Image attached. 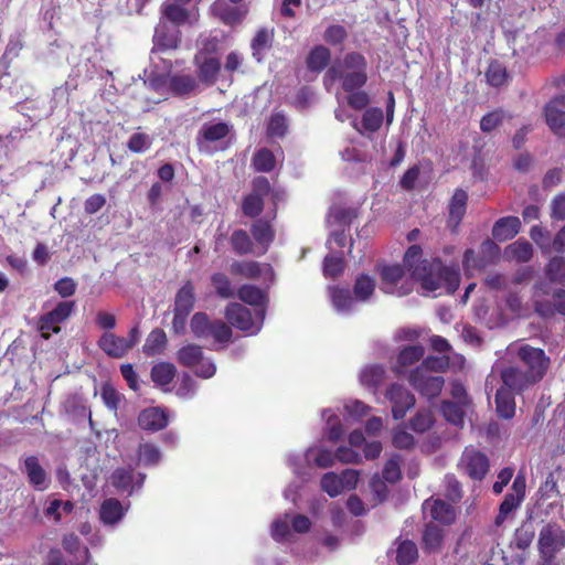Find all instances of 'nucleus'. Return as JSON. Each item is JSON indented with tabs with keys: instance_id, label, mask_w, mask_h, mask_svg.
Wrapping results in <instances>:
<instances>
[{
	"instance_id": "obj_37",
	"label": "nucleus",
	"mask_w": 565,
	"mask_h": 565,
	"mask_svg": "<svg viewBox=\"0 0 565 565\" xmlns=\"http://www.w3.org/2000/svg\"><path fill=\"white\" fill-rule=\"evenodd\" d=\"M333 307L338 312H348L353 306V295L349 287L331 286L328 288Z\"/></svg>"
},
{
	"instance_id": "obj_49",
	"label": "nucleus",
	"mask_w": 565,
	"mask_h": 565,
	"mask_svg": "<svg viewBox=\"0 0 565 565\" xmlns=\"http://www.w3.org/2000/svg\"><path fill=\"white\" fill-rule=\"evenodd\" d=\"M505 255L519 263L529 262L533 256V248L525 241H516L505 248Z\"/></svg>"
},
{
	"instance_id": "obj_55",
	"label": "nucleus",
	"mask_w": 565,
	"mask_h": 565,
	"mask_svg": "<svg viewBox=\"0 0 565 565\" xmlns=\"http://www.w3.org/2000/svg\"><path fill=\"white\" fill-rule=\"evenodd\" d=\"M138 455L140 461L145 466H156L161 460V452L159 448L150 443L140 444Z\"/></svg>"
},
{
	"instance_id": "obj_38",
	"label": "nucleus",
	"mask_w": 565,
	"mask_h": 565,
	"mask_svg": "<svg viewBox=\"0 0 565 565\" xmlns=\"http://www.w3.org/2000/svg\"><path fill=\"white\" fill-rule=\"evenodd\" d=\"M386 370L384 366L375 364L363 369L360 373V383L371 390L375 391L385 380Z\"/></svg>"
},
{
	"instance_id": "obj_19",
	"label": "nucleus",
	"mask_w": 565,
	"mask_h": 565,
	"mask_svg": "<svg viewBox=\"0 0 565 565\" xmlns=\"http://www.w3.org/2000/svg\"><path fill=\"white\" fill-rule=\"evenodd\" d=\"M321 488L331 498L339 495L343 490L353 488V469L347 468L341 475L327 472L321 479Z\"/></svg>"
},
{
	"instance_id": "obj_18",
	"label": "nucleus",
	"mask_w": 565,
	"mask_h": 565,
	"mask_svg": "<svg viewBox=\"0 0 565 565\" xmlns=\"http://www.w3.org/2000/svg\"><path fill=\"white\" fill-rule=\"evenodd\" d=\"M180 42V30L167 21H160L153 34V43L157 50L161 52L174 50L179 46Z\"/></svg>"
},
{
	"instance_id": "obj_3",
	"label": "nucleus",
	"mask_w": 565,
	"mask_h": 565,
	"mask_svg": "<svg viewBox=\"0 0 565 565\" xmlns=\"http://www.w3.org/2000/svg\"><path fill=\"white\" fill-rule=\"evenodd\" d=\"M193 335L200 340H213L217 344H227L232 341L231 327L221 319H211L206 312H195L190 320Z\"/></svg>"
},
{
	"instance_id": "obj_17",
	"label": "nucleus",
	"mask_w": 565,
	"mask_h": 565,
	"mask_svg": "<svg viewBox=\"0 0 565 565\" xmlns=\"http://www.w3.org/2000/svg\"><path fill=\"white\" fill-rule=\"evenodd\" d=\"M23 466V472L26 475L29 483L35 490L44 491L50 487V476L42 467L38 456L31 455L25 457Z\"/></svg>"
},
{
	"instance_id": "obj_34",
	"label": "nucleus",
	"mask_w": 565,
	"mask_h": 565,
	"mask_svg": "<svg viewBox=\"0 0 565 565\" xmlns=\"http://www.w3.org/2000/svg\"><path fill=\"white\" fill-rule=\"evenodd\" d=\"M168 338L163 329L156 328L147 337L142 345V352L146 356H156L166 350Z\"/></svg>"
},
{
	"instance_id": "obj_24",
	"label": "nucleus",
	"mask_w": 565,
	"mask_h": 565,
	"mask_svg": "<svg viewBox=\"0 0 565 565\" xmlns=\"http://www.w3.org/2000/svg\"><path fill=\"white\" fill-rule=\"evenodd\" d=\"M424 514L444 524H450L456 519V511L452 505L440 499H428L423 503Z\"/></svg>"
},
{
	"instance_id": "obj_62",
	"label": "nucleus",
	"mask_w": 565,
	"mask_h": 565,
	"mask_svg": "<svg viewBox=\"0 0 565 565\" xmlns=\"http://www.w3.org/2000/svg\"><path fill=\"white\" fill-rule=\"evenodd\" d=\"M434 423L433 414L429 411H420L411 422V426L415 431L423 433L431 427Z\"/></svg>"
},
{
	"instance_id": "obj_27",
	"label": "nucleus",
	"mask_w": 565,
	"mask_h": 565,
	"mask_svg": "<svg viewBox=\"0 0 565 565\" xmlns=\"http://www.w3.org/2000/svg\"><path fill=\"white\" fill-rule=\"evenodd\" d=\"M250 234L256 244L260 246V254L267 253L275 239V230L270 222L267 220L258 218L252 224Z\"/></svg>"
},
{
	"instance_id": "obj_54",
	"label": "nucleus",
	"mask_w": 565,
	"mask_h": 565,
	"mask_svg": "<svg viewBox=\"0 0 565 565\" xmlns=\"http://www.w3.org/2000/svg\"><path fill=\"white\" fill-rule=\"evenodd\" d=\"M486 78L489 85L499 87L507 82V70L501 63L494 61L486 71Z\"/></svg>"
},
{
	"instance_id": "obj_12",
	"label": "nucleus",
	"mask_w": 565,
	"mask_h": 565,
	"mask_svg": "<svg viewBox=\"0 0 565 565\" xmlns=\"http://www.w3.org/2000/svg\"><path fill=\"white\" fill-rule=\"evenodd\" d=\"M408 382L414 390L427 398L437 397L445 384V380L440 375L417 371L411 372Z\"/></svg>"
},
{
	"instance_id": "obj_21",
	"label": "nucleus",
	"mask_w": 565,
	"mask_h": 565,
	"mask_svg": "<svg viewBox=\"0 0 565 565\" xmlns=\"http://www.w3.org/2000/svg\"><path fill=\"white\" fill-rule=\"evenodd\" d=\"M500 375L504 387L518 393H521L522 391L537 383L532 379L530 373L524 372L515 366L505 367L501 371Z\"/></svg>"
},
{
	"instance_id": "obj_29",
	"label": "nucleus",
	"mask_w": 565,
	"mask_h": 565,
	"mask_svg": "<svg viewBox=\"0 0 565 565\" xmlns=\"http://www.w3.org/2000/svg\"><path fill=\"white\" fill-rule=\"evenodd\" d=\"M168 87L173 96L188 97L196 90L199 84L193 75L175 74L170 77Z\"/></svg>"
},
{
	"instance_id": "obj_11",
	"label": "nucleus",
	"mask_w": 565,
	"mask_h": 565,
	"mask_svg": "<svg viewBox=\"0 0 565 565\" xmlns=\"http://www.w3.org/2000/svg\"><path fill=\"white\" fill-rule=\"evenodd\" d=\"M518 355L527 367L526 372L531 374L533 380L540 382L550 365V359L545 355L544 351L530 345H522L518 351Z\"/></svg>"
},
{
	"instance_id": "obj_33",
	"label": "nucleus",
	"mask_w": 565,
	"mask_h": 565,
	"mask_svg": "<svg viewBox=\"0 0 565 565\" xmlns=\"http://www.w3.org/2000/svg\"><path fill=\"white\" fill-rule=\"evenodd\" d=\"M195 305V288L191 280L185 281L177 291L173 310L191 313Z\"/></svg>"
},
{
	"instance_id": "obj_13",
	"label": "nucleus",
	"mask_w": 565,
	"mask_h": 565,
	"mask_svg": "<svg viewBox=\"0 0 565 565\" xmlns=\"http://www.w3.org/2000/svg\"><path fill=\"white\" fill-rule=\"evenodd\" d=\"M459 468L470 478L481 480L489 470V460L484 454L467 448L460 458Z\"/></svg>"
},
{
	"instance_id": "obj_57",
	"label": "nucleus",
	"mask_w": 565,
	"mask_h": 565,
	"mask_svg": "<svg viewBox=\"0 0 565 565\" xmlns=\"http://www.w3.org/2000/svg\"><path fill=\"white\" fill-rule=\"evenodd\" d=\"M151 146V138L145 132H135L130 136L127 142V148L135 153H141L148 150Z\"/></svg>"
},
{
	"instance_id": "obj_7",
	"label": "nucleus",
	"mask_w": 565,
	"mask_h": 565,
	"mask_svg": "<svg viewBox=\"0 0 565 565\" xmlns=\"http://www.w3.org/2000/svg\"><path fill=\"white\" fill-rule=\"evenodd\" d=\"M414 280L409 273L403 269L401 265H390L382 269V289L386 294L405 296L411 292Z\"/></svg>"
},
{
	"instance_id": "obj_4",
	"label": "nucleus",
	"mask_w": 565,
	"mask_h": 565,
	"mask_svg": "<svg viewBox=\"0 0 565 565\" xmlns=\"http://www.w3.org/2000/svg\"><path fill=\"white\" fill-rule=\"evenodd\" d=\"M224 317L231 328L233 327L243 332L254 334L262 328L265 319V309L256 310L257 321H255L248 308L238 302H230L224 309Z\"/></svg>"
},
{
	"instance_id": "obj_39",
	"label": "nucleus",
	"mask_w": 565,
	"mask_h": 565,
	"mask_svg": "<svg viewBox=\"0 0 565 565\" xmlns=\"http://www.w3.org/2000/svg\"><path fill=\"white\" fill-rule=\"evenodd\" d=\"M99 516L105 524H116L124 516V508L118 499H106L99 510Z\"/></svg>"
},
{
	"instance_id": "obj_31",
	"label": "nucleus",
	"mask_w": 565,
	"mask_h": 565,
	"mask_svg": "<svg viewBox=\"0 0 565 565\" xmlns=\"http://www.w3.org/2000/svg\"><path fill=\"white\" fill-rule=\"evenodd\" d=\"M521 222L516 216L498 220L492 227V235L500 242L512 239L520 231Z\"/></svg>"
},
{
	"instance_id": "obj_43",
	"label": "nucleus",
	"mask_w": 565,
	"mask_h": 565,
	"mask_svg": "<svg viewBox=\"0 0 565 565\" xmlns=\"http://www.w3.org/2000/svg\"><path fill=\"white\" fill-rule=\"evenodd\" d=\"M235 295L243 302L255 307H263L267 301L266 294L254 285L241 286Z\"/></svg>"
},
{
	"instance_id": "obj_42",
	"label": "nucleus",
	"mask_w": 565,
	"mask_h": 565,
	"mask_svg": "<svg viewBox=\"0 0 565 565\" xmlns=\"http://www.w3.org/2000/svg\"><path fill=\"white\" fill-rule=\"evenodd\" d=\"M495 404L498 414L505 419H510L515 413V402L510 390L501 387L495 394Z\"/></svg>"
},
{
	"instance_id": "obj_1",
	"label": "nucleus",
	"mask_w": 565,
	"mask_h": 565,
	"mask_svg": "<svg viewBox=\"0 0 565 565\" xmlns=\"http://www.w3.org/2000/svg\"><path fill=\"white\" fill-rule=\"evenodd\" d=\"M423 250L412 245L405 253L404 266L411 277L417 280L426 295L452 294L460 282L458 268L445 266L439 259L430 262L422 259Z\"/></svg>"
},
{
	"instance_id": "obj_30",
	"label": "nucleus",
	"mask_w": 565,
	"mask_h": 565,
	"mask_svg": "<svg viewBox=\"0 0 565 565\" xmlns=\"http://www.w3.org/2000/svg\"><path fill=\"white\" fill-rule=\"evenodd\" d=\"M275 31L274 29L259 28L250 42V49L253 57L257 62H262L264 53L271 49L274 41Z\"/></svg>"
},
{
	"instance_id": "obj_59",
	"label": "nucleus",
	"mask_w": 565,
	"mask_h": 565,
	"mask_svg": "<svg viewBox=\"0 0 565 565\" xmlns=\"http://www.w3.org/2000/svg\"><path fill=\"white\" fill-rule=\"evenodd\" d=\"M287 128L288 126L285 115L279 113L271 115L267 128L270 137H284L287 132Z\"/></svg>"
},
{
	"instance_id": "obj_16",
	"label": "nucleus",
	"mask_w": 565,
	"mask_h": 565,
	"mask_svg": "<svg viewBox=\"0 0 565 565\" xmlns=\"http://www.w3.org/2000/svg\"><path fill=\"white\" fill-rule=\"evenodd\" d=\"M565 95L555 96L545 106V118L548 127L559 137H565Z\"/></svg>"
},
{
	"instance_id": "obj_47",
	"label": "nucleus",
	"mask_w": 565,
	"mask_h": 565,
	"mask_svg": "<svg viewBox=\"0 0 565 565\" xmlns=\"http://www.w3.org/2000/svg\"><path fill=\"white\" fill-rule=\"evenodd\" d=\"M162 15L168 23L178 28L186 22L189 11L177 3H163Z\"/></svg>"
},
{
	"instance_id": "obj_20",
	"label": "nucleus",
	"mask_w": 565,
	"mask_h": 565,
	"mask_svg": "<svg viewBox=\"0 0 565 565\" xmlns=\"http://www.w3.org/2000/svg\"><path fill=\"white\" fill-rule=\"evenodd\" d=\"M97 347L111 359H122L130 352L125 337L114 332L102 333L97 340Z\"/></svg>"
},
{
	"instance_id": "obj_61",
	"label": "nucleus",
	"mask_w": 565,
	"mask_h": 565,
	"mask_svg": "<svg viewBox=\"0 0 565 565\" xmlns=\"http://www.w3.org/2000/svg\"><path fill=\"white\" fill-rule=\"evenodd\" d=\"M343 434V428L340 418L337 415H331L327 419V427L324 437L330 441H338Z\"/></svg>"
},
{
	"instance_id": "obj_35",
	"label": "nucleus",
	"mask_w": 565,
	"mask_h": 565,
	"mask_svg": "<svg viewBox=\"0 0 565 565\" xmlns=\"http://www.w3.org/2000/svg\"><path fill=\"white\" fill-rule=\"evenodd\" d=\"M195 62H198V57H195ZM196 64L199 79L206 85L215 84L221 71L220 60L216 57H205L201 63Z\"/></svg>"
},
{
	"instance_id": "obj_32",
	"label": "nucleus",
	"mask_w": 565,
	"mask_h": 565,
	"mask_svg": "<svg viewBox=\"0 0 565 565\" xmlns=\"http://www.w3.org/2000/svg\"><path fill=\"white\" fill-rule=\"evenodd\" d=\"M231 127L226 122L204 124L198 132L196 142L199 146L204 142H216L230 134Z\"/></svg>"
},
{
	"instance_id": "obj_2",
	"label": "nucleus",
	"mask_w": 565,
	"mask_h": 565,
	"mask_svg": "<svg viewBox=\"0 0 565 565\" xmlns=\"http://www.w3.org/2000/svg\"><path fill=\"white\" fill-rule=\"evenodd\" d=\"M328 76L331 81H340L344 90L342 97L338 94V100L342 104L335 110V117L339 121L343 122L353 117V55L347 54L343 63L333 64L329 71Z\"/></svg>"
},
{
	"instance_id": "obj_23",
	"label": "nucleus",
	"mask_w": 565,
	"mask_h": 565,
	"mask_svg": "<svg viewBox=\"0 0 565 565\" xmlns=\"http://www.w3.org/2000/svg\"><path fill=\"white\" fill-rule=\"evenodd\" d=\"M384 121L383 110L379 107L366 108L360 119L359 126L355 129L364 137L373 140L375 132L382 127Z\"/></svg>"
},
{
	"instance_id": "obj_46",
	"label": "nucleus",
	"mask_w": 565,
	"mask_h": 565,
	"mask_svg": "<svg viewBox=\"0 0 565 565\" xmlns=\"http://www.w3.org/2000/svg\"><path fill=\"white\" fill-rule=\"evenodd\" d=\"M231 246L237 255H248L254 253V242L244 230H235L230 238Z\"/></svg>"
},
{
	"instance_id": "obj_15",
	"label": "nucleus",
	"mask_w": 565,
	"mask_h": 565,
	"mask_svg": "<svg viewBox=\"0 0 565 565\" xmlns=\"http://www.w3.org/2000/svg\"><path fill=\"white\" fill-rule=\"evenodd\" d=\"M386 397L392 404V414L395 419H402L415 404L414 395L401 384H392L386 392Z\"/></svg>"
},
{
	"instance_id": "obj_40",
	"label": "nucleus",
	"mask_w": 565,
	"mask_h": 565,
	"mask_svg": "<svg viewBox=\"0 0 565 565\" xmlns=\"http://www.w3.org/2000/svg\"><path fill=\"white\" fill-rule=\"evenodd\" d=\"M331 58L330 50L323 45H316L308 54L306 64L309 71L322 72Z\"/></svg>"
},
{
	"instance_id": "obj_25",
	"label": "nucleus",
	"mask_w": 565,
	"mask_h": 565,
	"mask_svg": "<svg viewBox=\"0 0 565 565\" xmlns=\"http://www.w3.org/2000/svg\"><path fill=\"white\" fill-rule=\"evenodd\" d=\"M138 425L143 430L159 431L167 427L168 416L159 407H149L140 412Z\"/></svg>"
},
{
	"instance_id": "obj_63",
	"label": "nucleus",
	"mask_w": 565,
	"mask_h": 565,
	"mask_svg": "<svg viewBox=\"0 0 565 565\" xmlns=\"http://www.w3.org/2000/svg\"><path fill=\"white\" fill-rule=\"evenodd\" d=\"M399 456H393L384 466L383 478L388 482H396L401 478Z\"/></svg>"
},
{
	"instance_id": "obj_9",
	"label": "nucleus",
	"mask_w": 565,
	"mask_h": 565,
	"mask_svg": "<svg viewBox=\"0 0 565 565\" xmlns=\"http://www.w3.org/2000/svg\"><path fill=\"white\" fill-rule=\"evenodd\" d=\"M348 443L350 447H339L335 454L321 447L311 448L307 452V458L320 468H329L335 460L345 463L353 462V433L349 434Z\"/></svg>"
},
{
	"instance_id": "obj_41",
	"label": "nucleus",
	"mask_w": 565,
	"mask_h": 565,
	"mask_svg": "<svg viewBox=\"0 0 565 565\" xmlns=\"http://www.w3.org/2000/svg\"><path fill=\"white\" fill-rule=\"evenodd\" d=\"M177 374V367L170 362H159L151 367L150 376L158 386H167L172 383Z\"/></svg>"
},
{
	"instance_id": "obj_36",
	"label": "nucleus",
	"mask_w": 565,
	"mask_h": 565,
	"mask_svg": "<svg viewBox=\"0 0 565 565\" xmlns=\"http://www.w3.org/2000/svg\"><path fill=\"white\" fill-rule=\"evenodd\" d=\"M203 356V348L194 343L183 345L177 351L178 363L192 370L200 363Z\"/></svg>"
},
{
	"instance_id": "obj_60",
	"label": "nucleus",
	"mask_w": 565,
	"mask_h": 565,
	"mask_svg": "<svg viewBox=\"0 0 565 565\" xmlns=\"http://www.w3.org/2000/svg\"><path fill=\"white\" fill-rule=\"evenodd\" d=\"M563 270H565V259L562 257H554L546 265L545 274L550 281L561 282Z\"/></svg>"
},
{
	"instance_id": "obj_26",
	"label": "nucleus",
	"mask_w": 565,
	"mask_h": 565,
	"mask_svg": "<svg viewBox=\"0 0 565 565\" xmlns=\"http://www.w3.org/2000/svg\"><path fill=\"white\" fill-rule=\"evenodd\" d=\"M552 282L553 281L550 280H542L537 281L533 287L532 302L535 311L540 316L546 317L554 315V309L552 307L551 301L544 299L546 296H550L551 294Z\"/></svg>"
},
{
	"instance_id": "obj_50",
	"label": "nucleus",
	"mask_w": 565,
	"mask_h": 565,
	"mask_svg": "<svg viewBox=\"0 0 565 565\" xmlns=\"http://www.w3.org/2000/svg\"><path fill=\"white\" fill-rule=\"evenodd\" d=\"M468 404H461L459 402H444L441 412L449 423L456 426H461L463 424V417L466 414L465 407Z\"/></svg>"
},
{
	"instance_id": "obj_5",
	"label": "nucleus",
	"mask_w": 565,
	"mask_h": 565,
	"mask_svg": "<svg viewBox=\"0 0 565 565\" xmlns=\"http://www.w3.org/2000/svg\"><path fill=\"white\" fill-rule=\"evenodd\" d=\"M271 192V185L266 177H256L252 181V192L243 198L242 213L250 218L259 216L265 206L264 198Z\"/></svg>"
},
{
	"instance_id": "obj_14",
	"label": "nucleus",
	"mask_w": 565,
	"mask_h": 565,
	"mask_svg": "<svg viewBox=\"0 0 565 565\" xmlns=\"http://www.w3.org/2000/svg\"><path fill=\"white\" fill-rule=\"evenodd\" d=\"M233 276H242L247 279H258L262 275L269 282L275 279V271L270 264H260L256 260H235L230 266Z\"/></svg>"
},
{
	"instance_id": "obj_22",
	"label": "nucleus",
	"mask_w": 565,
	"mask_h": 565,
	"mask_svg": "<svg viewBox=\"0 0 565 565\" xmlns=\"http://www.w3.org/2000/svg\"><path fill=\"white\" fill-rule=\"evenodd\" d=\"M425 354V348L420 344L405 345L399 349L395 364L392 371L397 374H404L408 367L419 362Z\"/></svg>"
},
{
	"instance_id": "obj_58",
	"label": "nucleus",
	"mask_w": 565,
	"mask_h": 565,
	"mask_svg": "<svg viewBox=\"0 0 565 565\" xmlns=\"http://www.w3.org/2000/svg\"><path fill=\"white\" fill-rule=\"evenodd\" d=\"M447 364L448 362L444 358L428 356L414 371L435 374L445 370Z\"/></svg>"
},
{
	"instance_id": "obj_28",
	"label": "nucleus",
	"mask_w": 565,
	"mask_h": 565,
	"mask_svg": "<svg viewBox=\"0 0 565 565\" xmlns=\"http://www.w3.org/2000/svg\"><path fill=\"white\" fill-rule=\"evenodd\" d=\"M468 195L466 191L457 189L449 202L448 226L456 231L466 214Z\"/></svg>"
},
{
	"instance_id": "obj_6",
	"label": "nucleus",
	"mask_w": 565,
	"mask_h": 565,
	"mask_svg": "<svg viewBox=\"0 0 565 565\" xmlns=\"http://www.w3.org/2000/svg\"><path fill=\"white\" fill-rule=\"evenodd\" d=\"M537 544L542 557L552 561L565 547V531L557 523H547L540 531Z\"/></svg>"
},
{
	"instance_id": "obj_45",
	"label": "nucleus",
	"mask_w": 565,
	"mask_h": 565,
	"mask_svg": "<svg viewBox=\"0 0 565 565\" xmlns=\"http://www.w3.org/2000/svg\"><path fill=\"white\" fill-rule=\"evenodd\" d=\"M211 284L216 296L221 299H231L235 297V290L231 279L226 274L216 271L211 275Z\"/></svg>"
},
{
	"instance_id": "obj_56",
	"label": "nucleus",
	"mask_w": 565,
	"mask_h": 565,
	"mask_svg": "<svg viewBox=\"0 0 565 565\" xmlns=\"http://www.w3.org/2000/svg\"><path fill=\"white\" fill-rule=\"evenodd\" d=\"M443 530L435 524H427L424 531L423 541L425 547L435 551L437 550L443 541Z\"/></svg>"
},
{
	"instance_id": "obj_51",
	"label": "nucleus",
	"mask_w": 565,
	"mask_h": 565,
	"mask_svg": "<svg viewBox=\"0 0 565 565\" xmlns=\"http://www.w3.org/2000/svg\"><path fill=\"white\" fill-rule=\"evenodd\" d=\"M418 556L417 546L414 542L405 540L398 543L396 550V562L399 565H409Z\"/></svg>"
},
{
	"instance_id": "obj_52",
	"label": "nucleus",
	"mask_w": 565,
	"mask_h": 565,
	"mask_svg": "<svg viewBox=\"0 0 565 565\" xmlns=\"http://www.w3.org/2000/svg\"><path fill=\"white\" fill-rule=\"evenodd\" d=\"M345 262L343 256L327 255L323 260V275L328 278L337 279L344 271Z\"/></svg>"
},
{
	"instance_id": "obj_64",
	"label": "nucleus",
	"mask_w": 565,
	"mask_h": 565,
	"mask_svg": "<svg viewBox=\"0 0 565 565\" xmlns=\"http://www.w3.org/2000/svg\"><path fill=\"white\" fill-rule=\"evenodd\" d=\"M504 114L502 110L491 111L481 118L480 128L484 132H490L502 122Z\"/></svg>"
},
{
	"instance_id": "obj_53",
	"label": "nucleus",
	"mask_w": 565,
	"mask_h": 565,
	"mask_svg": "<svg viewBox=\"0 0 565 565\" xmlns=\"http://www.w3.org/2000/svg\"><path fill=\"white\" fill-rule=\"evenodd\" d=\"M375 290V280L367 275H360L355 279V302L366 301Z\"/></svg>"
},
{
	"instance_id": "obj_44",
	"label": "nucleus",
	"mask_w": 565,
	"mask_h": 565,
	"mask_svg": "<svg viewBox=\"0 0 565 565\" xmlns=\"http://www.w3.org/2000/svg\"><path fill=\"white\" fill-rule=\"evenodd\" d=\"M113 487L119 492L134 491V470L131 468H117L110 477Z\"/></svg>"
},
{
	"instance_id": "obj_10",
	"label": "nucleus",
	"mask_w": 565,
	"mask_h": 565,
	"mask_svg": "<svg viewBox=\"0 0 565 565\" xmlns=\"http://www.w3.org/2000/svg\"><path fill=\"white\" fill-rule=\"evenodd\" d=\"M526 479L523 472H519L513 480L510 492L504 497L500 504L499 514L495 518V524L501 525L507 516L518 509L525 498Z\"/></svg>"
},
{
	"instance_id": "obj_48",
	"label": "nucleus",
	"mask_w": 565,
	"mask_h": 565,
	"mask_svg": "<svg viewBox=\"0 0 565 565\" xmlns=\"http://www.w3.org/2000/svg\"><path fill=\"white\" fill-rule=\"evenodd\" d=\"M252 164L257 172H270L276 167L275 154L268 148H260L254 153Z\"/></svg>"
},
{
	"instance_id": "obj_8",
	"label": "nucleus",
	"mask_w": 565,
	"mask_h": 565,
	"mask_svg": "<svg viewBox=\"0 0 565 565\" xmlns=\"http://www.w3.org/2000/svg\"><path fill=\"white\" fill-rule=\"evenodd\" d=\"M74 309V300L60 301L51 311L42 315L39 319V330L42 338L47 340L51 333H58L61 331L60 323L67 320Z\"/></svg>"
}]
</instances>
